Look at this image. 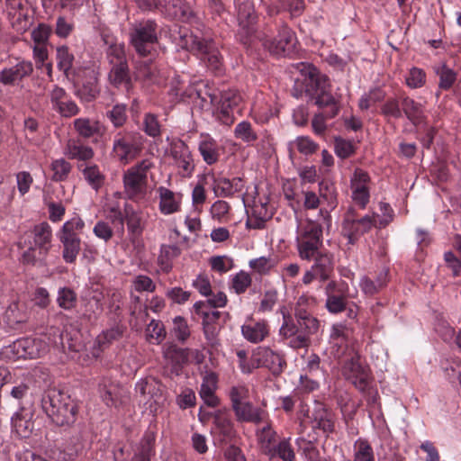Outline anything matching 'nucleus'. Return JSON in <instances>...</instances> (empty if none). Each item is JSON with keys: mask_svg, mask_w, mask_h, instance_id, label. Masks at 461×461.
I'll list each match as a JSON object with an SVG mask.
<instances>
[{"mask_svg": "<svg viewBox=\"0 0 461 461\" xmlns=\"http://www.w3.org/2000/svg\"><path fill=\"white\" fill-rule=\"evenodd\" d=\"M143 149L142 137L134 132H119L113 141L112 155L122 165L135 160Z\"/></svg>", "mask_w": 461, "mask_h": 461, "instance_id": "obj_6", "label": "nucleus"}, {"mask_svg": "<svg viewBox=\"0 0 461 461\" xmlns=\"http://www.w3.org/2000/svg\"><path fill=\"white\" fill-rule=\"evenodd\" d=\"M316 305L317 299L313 295L303 294L295 303L294 315L311 313Z\"/></svg>", "mask_w": 461, "mask_h": 461, "instance_id": "obj_55", "label": "nucleus"}, {"mask_svg": "<svg viewBox=\"0 0 461 461\" xmlns=\"http://www.w3.org/2000/svg\"><path fill=\"white\" fill-rule=\"evenodd\" d=\"M352 461H375V452L366 439L358 438L353 445Z\"/></svg>", "mask_w": 461, "mask_h": 461, "instance_id": "obj_41", "label": "nucleus"}, {"mask_svg": "<svg viewBox=\"0 0 461 461\" xmlns=\"http://www.w3.org/2000/svg\"><path fill=\"white\" fill-rule=\"evenodd\" d=\"M103 295L101 293L95 294L86 304V311L84 315L88 319H91L92 316H95L99 314L103 311Z\"/></svg>", "mask_w": 461, "mask_h": 461, "instance_id": "obj_62", "label": "nucleus"}, {"mask_svg": "<svg viewBox=\"0 0 461 461\" xmlns=\"http://www.w3.org/2000/svg\"><path fill=\"white\" fill-rule=\"evenodd\" d=\"M314 427L321 429L324 433H332L335 430L333 413L321 404H318L313 412Z\"/></svg>", "mask_w": 461, "mask_h": 461, "instance_id": "obj_33", "label": "nucleus"}, {"mask_svg": "<svg viewBox=\"0 0 461 461\" xmlns=\"http://www.w3.org/2000/svg\"><path fill=\"white\" fill-rule=\"evenodd\" d=\"M11 25L18 32H26L31 26V19L28 15V9H24L14 14H8Z\"/></svg>", "mask_w": 461, "mask_h": 461, "instance_id": "obj_50", "label": "nucleus"}, {"mask_svg": "<svg viewBox=\"0 0 461 461\" xmlns=\"http://www.w3.org/2000/svg\"><path fill=\"white\" fill-rule=\"evenodd\" d=\"M41 407L53 423L58 426H69L76 421L77 408L70 396L56 388L45 391L41 398Z\"/></svg>", "mask_w": 461, "mask_h": 461, "instance_id": "obj_1", "label": "nucleus"}, {"mask_svg": "<svg viewBox=\"0 0 461 461\" xmlns=\"http://www.w3.org/2000/svg\"><path fill=\"white\" fill-rule=\"evenodd\" d=\"M173 332L176 338L180 341H185L190 336L187 322L183 317L176 316L174 318Z\"/></svg>", "mask_w": 461, "mask_h": 461, "instance_id": "obj_64", "label": "nucleus"}, {"mask_svg": "<svg viewBox=\"0 0 461 461\" xmlns=\"http://www.w3.org/2000/svg\"><path fill=\"white\" fill-rule=\"evenodd\" d=\"M163 11L182 21H188L193 15L191 7L183 0H164Z\"/></svg>", "mask_w": 461, "mask_h": 461, "instance_id": "obj_35", "label": "nucleus"}, {"mask_svg": "<svg viewBox=\"0 0 461 461\" xmlns=\"http://www.w3.org/2000/svg\"><path fill=\"white\" fill-rule=\"evenodd\" d=\"M83 175L87 183L95 190H98L104 185V176L100 171L99 167L96 165H87L83 169Z\"/></svg>", "mask_w": 461, "mask_h": 461, "instance_id": "obj_48", "label": "nucleus"}, {"mask_svg": "<svg viewBox=\"0 0 461 461\" xmlns=\"http://www.w3.org/2000/svg\"><path fill=\"white\" fill-rule=\"evenodd\" d=\"M54 333H57V337L53 339V344L56 348H60L64 351L66 349H68L70 351L80 350V342L77 340V339H73L68 331L59 332L57 330L54 331Z\"/></svg>", "mask_w": 461, "mask_h": 461, "instance_id": "obj_45", "label": "nucleus"}, {"mask_svg": "<svg viewBox=\"0 0 461 461\" xmlns=\"http://www.w3.org/2000/svg\"><path fill=\"white\" fill-rule=\"evenodd\" d=\"M181 254V249L176 245H162L158 257L159 264L164 270H168L171 266L170 262Z\"/></svg>", "mask_w": 461, "mask_h": 461, "instance_id": "obj_52", "label": "nucleus"}, {"mask_svg": "<svg viewBox=\"0 0 461 461\" xmlns=\"http://www.w3.org/2000/svg\"><path fill=\"white\" fill-rule=\"evenodd\" d=\"M169 151L181 176H190L194 169V164L188 146L183 140H176L171 142Z\"/></svg>", "mask_w": 461, "mask_h": 461, "instance_id": "obj_12", "label": "nucleus"}, {"mask_svg": "<svg viewBox=\"0 0 461 461\" xmlns=\"http://www.w3.org/2000/svg\"><path fill=\"white\" fill-rule=\"evenodd\" d=\"M105 43L109 44L106 50V57L110 66L127 62L124 44L117 42L109 43L106 40Z\"/></svg>", "mask_w": 461, "mask_h": 461, "instance_id": "obj_47", "label": "nucleus"}, {"mask_svg": "<svg viewBox=\"0 0 461 461\" xmlns=\"http://www.w3.org/2000/svg\"><path fill=\"white\" fill-rule=\"evenodd\" d=\"M146 332L149 339H155L157 343H160L166 337L164 325L159 321L152 320L148 325Z\"/></svg>", "mask_w": 461, "mask_h": 461, "instance_id": "obj_63", "label": "nucleus"}, {"mask_svg": "<svg viewBox=\"0 0 461 461\" xmlns=\"http://www.w3.org/2000/svg\"><path fill=\"white\" fill-rule=\"evenodd\" d=\"M342 375L350 381L359 391H365L370 382L368 367L364 365L357 352L348 350L345 360L342 362Z\"/></svg>", "mask_w": 461, "mask_h": 461, "instance_id": "obj_9", "label": "nucleus"}, {"mask_svg": "<svg viewBox=\"0 0 461 461\" xmlns=\"http://www.w3.org/2000/svg\"><path fill=\"white\" fill-rule=\"evenodd\" d=\"M57 61L59 69L64 73L67 78H69L72 74L74 55L69 52L68 47L60 46L57 49Z\"/></svg>", "mask_w": 461, "mask_h": 461, "instance_id": "obj_44", "label": "nucleus"}, {"mask_svg": "<svg viewBox=\"0 0 461 461\" xmlns=\"http://www.w3.org/2000/svg\"><path fill=\"white\" fill-rule=\"evenodd\" d=\"M280 312L283 316V323L279 330L280 335L285 339L296 335L299 332L298 323L294 322L292 315L285 307L281 308Z\"/></svg>", "mask_w": 461, "mask_h": 461, "instance_id": "obj_46", "label": "nucleus"}, {"mask_svg": "<svg viewBox=\"0 0 461 461\" xmlns=\"http://www.w3.org/2000/svg\"><path fill=\"white\" fill-rule=\"evenodd\" d=\"M157 23L152 20L136 23L130 32L131 44L135 51L142 57L150 55L158 41Z\"/></svg>", "mask_w": 461, "mask_h": 461, "instance_id": "obj_8", "label": "nucleus"}, {"mask_svg": "<svg viewBox=\"0 0 461 461\" xmlns=\"http://www.w3.org/2000/svg\"><path fill=\"white\" fill-rule=\"evenodd\" d=\"M33 71L32 62L22 60L15 65L4 68L0 72V83L5 86H15Z\"/></svg>", "mask_w": 461, "mask_h": 461, "instance_id": "obj_19", "label": "nucleus"}, {"mask_svg": "<svg viewBox=\"0 0 461 461\" xmlns=\"http://www.w3.org/2000/svg\"><path fill=\"white\" fill-rule=\"evenodd\" d=\"M402 109L407 118L414 124L420 123L423 121V107L421 104L415 102L410 97H403L402 100Z\"/></svg>", "mask_w": 461, "mask_h": 461, "instance_id": "obj_40", "label": "nucleus"}, {"mask_svg": "<svg viewBox=\"0 0 461 461\" xmlns=\"http://www.w3.org/2000/svg\"><path fill=\"white\" fill-rule=\"evenodd\" d=\"M238 21L240 24L239 36L243 44H249L252 41V37L256 33V15L253 4L249 1H243L238 6Z\"/></svg>", "mask_w": 461, "mask_h": 461, "instance_id": "obj_10", "label": "nucleus"}, {"mask_svg": "<svg viewBox=\"0 0 461 461\" xmlns=\"http://www.w3.org/2000/svg\"><path fill=\"white\" fill-rule=\"evenodd\" d=\"M212 418L216 432L222 436L224 440L231 439L235 436L234 424L226 409L214 411Z\"/></svg>", "mask_w": 461, "mask_h": 461, "instance_id": "obj_27", "label": "nucleus"}, {"mask_svg": "<svg viewBox=\"0 0 461 461\" xmlns=\"http://www.w3.org/2000/svg\"><path fill=\"white\" fill-rule=\"evenodd\" d=\"M322 246V225L318 221L307 220L298 227L296 247L301 259L310 261Z\"/></svg>", "mask_w": 461, "mask_h": 461, "instance_id": "obj_4", "label": "nucleus"}, {"mask_svg": "<svg viewBox=\"0 0 461 461\" xmlns=\"http://www.w3.org/2000/svg\"><path fill=\"white\" fill-rule=\"evenodd\" d=\"M32 414L30 411L21 409L12 418V425L14 431L22 438H28L34 428L32 420Z\"/></svg>", "mask_w": 461, "mask_h": 461, "instance_id": "obj_30", "label": "nucleus"}, {"mask_svg": "<svg viewBox=\"0 0 461 461\" xmlns=\"http://www.w3.org/2000/svg\"><path fill=\"white\" fill-rule=\"evenodd\" d=\"M249 267L259 275L268 274L276 265V259L274 257H260L251 259L249 263Z\"/></svg>", "mask_w": 461, "mask_h": 461, "instance_id": "obj_51", "label": "nucleus"}, {"mask_svg": "<svg viewBox=\"0 0 461 461\" xmlns=\"http://www.w3.org/2000/svg\"><path fill=\"white\" fill-rule=\"evenodd\" d=\"M211 101L218 105H222L223 108L235 109L241 101V97L236 91L229 90L222 92L219 100L216 95H212Z\"/></svg>", "mask_w": 461, "mask_h": 461, "instance_id": "obj_53", "label": "nucleus"}, {"mask_svg": "<svg viewBox=\"0 0 461 461\" xmlns=\"http://www.w3.org/2000/svg\"><path fill=\"white\" fill-rule=\"evenodd\" d=\"M52 108L63 117H72L79 113V107L71 100L65 89L55 86L50 93Z\"/></svg>", "mask_w": 461, "mask_h": 461, "instance_id": "obj_16", "label": "nucleus"}, {"mask_svg": "<svg viewBox=\"0 0 461 461\" xmlns=\"http://www.w3.org/2000/svg\"><path fill=\"white\" fill-rule=\"evenodd\" d=\"M77 133L85 139L101 137L104 133V127L96 120L89 118H77L73 122Z\"/></svg>", "mask_w": 461, "mask_h": 461, "instance_id": "obj_25", "label": "nucleus"}, {"mask_svg": "<svg viewBox=\"0 0 461 461\" xmlns=\"http://www.w3.org/2000/svg\"><path fill=\"white\" fill-rule=\"evenodd\" d=\"M296 41L294 33L288 27L283 26L277 37L266 46L275 55H290L294 51Z\"/></svg>", "mask_w": 461, "mask_h": 461, "instance_id": "obj_17", "label": "nucleus"}, {"mask_svg": "<svg viewBox=\"0 0 461 461\" xmlns=\"http://www.w3.org/2000/svg\"><path fill=\"white\" fill-rule=\"evenodd\" d=\"M157 192L159 198L158 209L162 214L169 215L180 211L182 203L180 193H175L164 186H159Z\"/></svg>", "mask_w": 461, "mask_h": 461, "instance_id": "obj_24", "label": "nucleus"}, {"mask_svg": "<svg viewBox=\"0 0 461 461\" xmlns=\"http://www.w3.org/2000/svg\"><path fill=\"white\" fill-rule=\"evenodd\" d=\"M267 421V424L257 430V438L261 445L262 452L267 456L269 451L274 447L273 444L276 439V432L273 429L270 421Z\"/></svg>", "mask_w": 461, "mask_h": 461, "instance_id": "obj_39", "label": "nucleus"}, {"mask_svg": "<svg viewBox=\"0 0 461 461\" xmlns=\"http://www.w3.org/2000/svg\"><path fill=\"white\" fill-rule=\"evenodd\" d=\"M335 153L341 158H347L355 152L354 144L350 140H344L342 138H335Z\"/></svg>", "mask_w": 461, "mask_h": 461, "instance_id": "obj_61", "label": "nucleus"}, {"mask_svg": "<svg viewBox=\"0 0 461 461\" xmlns=\"http://www.w3.org/2000/svg\"><path fill=\"white\" fill-rule=\"evenodd\" d=\"M373 227L377 228V220L375 214H366L358 218L356 210L350 206L344 215L341 233L348 239V244L354 245L362 235L370 231Z\"/></svg>", "mask_w": 461, "mask_h": 461, "instance_id": "obj_7", "label": "nucleus"}, {"mask_svg": "<svg viewBox=\"0 0 461 461\" xmlns=\"http://www.w3.org/2000/svg\"><path fill=\"white\" fill-rule=\"evenodd\" d=\"M154 167L149 158L129 167L122 175L123 194L128 200L140 203L148 196V172Z\"/></svg>", "mask_w": 461, "mask_h": 461, "instance_id": "obj_3", "label": "nucleus"}, {"mask_svg": "<svg viewBox=\"0 0 461 461\" xmlns=\"http://www.w3.org/2000/svg\"><path fill=\"white\" fill-rule=\"evenodd\" d=\"M297 68L302 72L305 91L311 93L315 92V104L320 108L328 107L330 111L325 112L327 116L333 118L338 114L339 107L335 98L329 91V79L326 76L320 74L315 68L305 63L297 65Z\"/></svg>", "mask_w": 461, "mask_h": 461, "instance_id": "obj_2", "label": "nucleus"}, {"mask_svg": "<svg viewBox=\"0 0 461 461\" xmlns=\"http://www.w3.org/2000/svg\"><path fill=\"white\" fill-rule=\"evenodd\" d=\"M108 79L109 82L116 87L124 86L126 89H129L131 80L128 63L112 65Z\"/></svg>", "mask_w": 461, "mask_h": 461, "instance_id": "obj_34", "label": "nucleus"}, {"mask_svg": "<svg viewBox=\"0 0 461 461\" xmlns=\"http://www.w3.org/2000/svg\"><path fill=\"white\" fill-rule=\"evenodd\" d=\"M136 392L142 396H149L154 402L158 403L163 399L162 385L155 378L149 377L140 380L136 384Z\"/></svg>", "mask_w": 461, "mask_h": 461, "instance_id": "obj_32", "label": "nucleus"}, {"mask_svg": "<svg viewBox=\"0 0 461 461\" xmlns=\"http://www.w3.org/2000/svg\"><path fill=\"white\" fill-rule=\"evenodd\" d=\"M237 139L246 143H252L258 139V135L249 122L243 121L237 124L234 130Z\"/></svg>", "mask_w": 461, "mask_h": 461, "instance_id": "obj_57", "label": "nucleus"}, {"mask_svg": "<svg viewBox=\"0 0 461 461\" xmlns=\"http://www.w3.org/2000/svg\"><path fill=\"white\" fill-rule=\"evenodd\" d=\"M232 410L235 413L237 420L240 422H251L258 424L267 420V411L258 407H255L249 401L234 405Z\"/></svg>", "mask_w": 461, "mask_h": 461, "instance_id": "obj_23", "label": "nucleus"}, {"mask_svg": "<svg viewBox=\"0 0 461 461\" xmlns=\"http://www.w3.org/2000/svg\"><path fill=\"white\" fill-rule=\"evenodd\" d=\"M51 170L53 171L52 180L64 181L71 171V165L65 159L59 158L51 163Z\"/></svg>", "mask_w": 461, "mask_h": 461, "instance_id": "obj_58", "label": "nucleus"}, {"mask_svg": "<svg viewBox=\"0 0 461 461\" xmlns=\"http://www.w3.org/2000/svg\"><path fill=\"white\" fill-rule=\"evenodd\" d=\"M253 360L258 367H267L275 375L280 374L285 366V360L280 353L266 347L258 348L253 353Z\"/></svg>", "mask_w": 461, "mask_h": 461, "instance_id": "obj_15", "label": "nucleus"}, {"mask_svg": "<svg viewBox=\"0 0 461 461\" xmlns=\"http://www.w3.org/2000/svg\"><path fill=\"white\" fill-rule=\"evenodd\" d=\"M352 330L347 325L337 323L332 325L330 336V353L334 357L340 358L348 350V339Z\"/></svg>", "mask_w": 461, "mask_h": 461, "instance_id": "obj_18", "label": "nucleus"}, {"mask_svg": "<svg viewBox=\"0 0 461 461\" xmlns=\"http://www.w3.org/2000/svg\"><path fill=\"white\" fill-rule=\"evenodd\" d=\"M296 322L298 323L299 331H302L309 336L316 334L320 328L319 320L314 317L312 312L294 315Z\"/></svg>", "mask_w": 461, "mask_h": 461, "instance_id": "obj_43", "label": "nucleus"}, {"mask_svg": "<svg viewBox=\"0 0 461 461\" xmlns=\"http://www.w3.org/2000/svg\"><path fill=\"white\" fill-rule=\"evenodd\" d=\"M192 49L197 52L200 59L212 71H220L221 68V57L220 52L212 41L194 38L193 40Z\"/></svg>", "mask_w": 461, "mask_h": 461, "instance_id": "obj_11", "label": "nucleus"}, {"mask_svg": "<svg viewBox=\"0 0 461 461\" xmlns=\"http://www.w3.org/2000/svg\"><path fill=\"white\" fill-rule=\"evenodd\" d=\"M85 227L84 221L79 217H74L66 221L60 229L58 237L62 244V258L65 262L72 264L81 250L80 232Z\"/></svg>", "mask_w": 461, "mask_h": 461, "instance_id": "obj_5", "label": "nucleus"}, {"mask_svg": "<svg viewBox=\"0 0 461 461\" xmlns=\"http://www.w3.org/2000/svg\"><path fill=\"white\" fill-rule=\"evenodd\" d=\"M243 337L251 343H259L268 336L269 329L266 321H249L241 326Z\"/></svg>", "mask_w": 461, "mask_h": 461, "instance_id": "obj_29", "label": "nucleus"}, {"mask_svg": "<svg viewBox=\"0 0 461 461\" xmlns=\"http://www.w3.org/2000/svg\"><path fill=\"white\" fill-rule=\"evenodd\" d=\"M212 179V191L216 197H232L236 193L243 190V181L240 177H233L232 179L211 175Z\"/></svg>", "mask_w": 461, "mask_h": 461, "instance_id": "obj_20", "label": "nucleus"}, {"mask_svg": "<svg viewBox=\"0 0 461 461\" xmlns=\"http://www.w3.org/2000/svg\"><path fill=\"white\" fill-rule=\"evenodd\" d=\"M77 302V294L69 287H62L58 291L57 303L64 310H72Z\"/></svg>", "mask_w": 461, "mask_h": 461, "instance_id": "obj_49", "label": "nucleus"}, {"mask_svg": "<svg viewBox=\"0 0 461 461\" xmlns=\"http://www.w3.org/2000/svg\"><path fill=\"white\" fill-rule=\"evenodd\" d=\"M124 221L132 242L139 240L145 229L146 221L140 211L135 210L131 203L124 204Z\"/></svg>", "mask_w": 461, "mask_h": 461, "instance_id": "obj_21", "label": "nucleus"}, {"mask_svg": "<svg viewBox=\"0 0 461 461\" xmlns=\"http://www.w3.org/2000/svg\"><path fill=\"white\" fill-rule=\"evenodd\" d=\"M369 183L368 174L360 168H357L351 178V198L361 209H365L369 202Z\"/></svg>", "mask_w": 461, "mask_h": 461, "instance_id": "obj_13", "label": "nucleus"}, {"mask_svg": "<svg viewBox=\"0 0 461 461\" xmlns=\"http://www.w3.org/2000/svg\"><path fill=\"white\" fill-rule=\"evenodd\" d=\"M13 351L19 358H37L48 350L47 343L41 339L23 338L14 342Z\"/></svg>", "mask_w": 461, "mask_h": 461, "instance_id": "obj_14", "label": "nucleus"}, {"mask_svg": "<svg viewBox=\"0 0 461 461\" xmlns=\"http://www.w3.org/2000/svg\"><path fill=\"white\" fill-rule=\"evenodd\" d=\"M325 306L330 313L337 314L342 312L347 306L346 293L327 296Z\"/></svg>", "mask_w": 461, "mask_h": 461, "instance_id": "obj_56", "label": "nucleus"}, {"mask_svg": "<svg viewBox=\"0 0 461 461\" xmlns=\"http://www.w3.org/2000/svg\"><path fill=\"white\" fill-rule=\"evenodd\" d=\"M33 244L39 249L40 256H46L50 248L52 230L49 223L36 225L32 231Z\"/></svg>", "mask_w": 461, "mask_h": 461, "instance_id": "obj_26", "label": "nucleus"}, {"mask_svg": "<svg viewBox=\"0 0 461 461\" xmlns=\"http://www.w3.org/2000/svg\"><path fill=\"white\" fill-rule=\"evenodd\" d=\"M405 82L411 88H420L426 82V74L421 68H412L406 75Z\"/></svg>", "mask_w": 461, "mask_h": 461, "instance_id": "obj_59", "label": "nucleus"}, {"mask_svg": "<svg viewBox=\"0 0 461 461\" xmlns=\"http://www.w3.org/2000/svg\"><path fill=\"white\" fill-rule=\"evenodd\" d=\"M197 149L203 160L207 165L211 166L219 161L221 148L218 141L209 133L200 134Z\"/></svg>", "mask_w": 461, "mask_h": 461, "instance_id": "obj_22", "label": "nucleus"}, {"mask_svg": "<svg viewBox=\"0 0 461 461\" xmlns=\"http://www.w3.org/2000/svg\"><path fill=\"white\" fill-rule=\"evenodd\" d=\"M65 154L72 159L89 160L94 157L91 147L81 144L79 141L69 140L65 148Z\"/></svg>", "mask_w": 461, "mask_h": 461, "instance_id": "obj_37", "label": "nucleus"}, {"mask_svg": "<svg viewBox=\"0 0 461 461\" xmlns=\"http://www.w3.org/2000/svg\"><path fill=\"white\" fill-rule=\"evenodd\" d=\"M437 74L439 77V88L444 90L449 89L456 79V74L447 66L438 68Z\"/></svg>", "mask_w": 461, "mask_h": 461, "instance_id": "obj_60", "label": "nucleus"}, {"mask_svg": "<svg viewBox=\"0 0 461 461\" xmlns=\"http://www.w3.org/2000/svg\"><path fill=\"white\" fill-rule=\"evenodd\" d=\"M89 447V435L86 429H80L73 434L67 443L66 451L70 458L82 456Z\"/></svg>", "mask_w": 461, "mask_h": 461, "instance_id": "obj_28", "label": "nucleus"}, {"mask_svg": "<svg viewBox=\"0 0 461 461\" xmlns=\"http://www.w3.org/2000/svg\"><path fill=\"white\" fill-rule=\"evenodd\" d=\"M312 270L319 276V280L324 282L328 280L333 272V258L329 253L319 252L312 258Z\"/></svg>", "mask_w": 461, "mask_h": 461, "instance_id": "obj_31", "label": "nucleus"}, {"mask_svg": "<svg viewBox=\"0 0 461 461\" xmlns=\"http://www.w3.org/2000/svg\"><path fill=\"white\" fill-rule=\"evenodd\" d=\"M230 205L224 200H217L210 209L211 216L220 222H227L230 220Z\"/></svg>", "mask_w": 461, "mask_h": 461, "instance_id": "obj_54", "label": "nucleus"}, {"mask_svg": "<svg viewBox=\"0 0 461 461\" xmlns=\"http://www.w3.org/2000/svg\"><path fill=\"white\" fill-rule=\"evenodd\" d=\"M269 458L279 457L283 461H294L295 454L290 443V438H283L267 455Z\"/></svg>", "mask_w": 461, "mask_h": 461, "instance_id": "obj_42", "label": "nucleus"}, {"mask_svg": "<svg viewBox=\"0 0 461 461\" xmlns=\"http://www.w3.org/2000/svg\"><path fill=\"white\" fill-rule=\"evenodd\" d=\"M99 392L101 398L107 406L117 407L120 403L122 402L124 391L115 384L110 383L109 384H100Z\"/></svg>", "mask_w": 461, "mask_h": 461, "instance_id": "obj_36", "label": "nucleus"}, {"mask_svg": "<svg viewBox=\"0 0 461 461\" xmlns=\"http://www.w3.org/2000/svg\"><path fill=\"white\" fill-rule=\"evenodd\" d=\"M164 357L172 369L177 372L187 361V353L185 349L175 345H168L164 350Z\"/></svg>", "mask_w": 461, "mask_h": 461, "instance_id": "obj_38", "label": "nucleus"}]
</instances>
